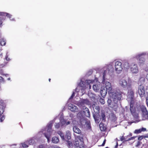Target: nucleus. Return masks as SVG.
Masks as SVG:
<instances>
[{"instance_id": "603ef678", "label": "nucleus", "mask_w": 148, "mask_h": 148, "mask_svg": "<svg viewBox=\"0 0 148 148\" xmlns=\"http://www.w3.org/2000/svg\"><path fill=\"white\" fill-rule=\"evenodd\" d=\"M79 148H84V146L83 145L79 146Z\"/></svg>"}, {"instance_id": "a19ab883", "label": "nucleus", "mask_w": 148, "mask_h": 148, "mask_svg": "<svg viewBox=\"0 0 148 148\" xmlns=\"http://www.w3.org/2000/svg\"><path fill=\"white\" fill-rule=\"evenodd\" d=\"M141 132H145L146 131V129L145 128L142 127L141 128H140Z\"/></svg>"}, {"instance_id": "20e7f679", "label": "nucleus", "mask_w": 148, "mask_h": 148, "mask_svg": "<svg viewBox=\"0 0 148 148\" xmlns=\"http://www.w3.org/2000/svg\"><path fill=\"white\" fill-rule=\"evenodd\" d=\"M57 119H58L57 117L55 118L53 120L50 121L48 123L46 128L43 129L45 132L46 131L47 132V133H44L45 136L47 139V142L48 143H49L50 142V138L52 134V132L53 131L51 129L53 125V123Z\"/></svg>"}, {"instance_id": "864d4df0", "label": "nucleus", "mask_w": 148, "mask_h": 148, "mask_svg": "<svg viewBox=\"0 0 148 148\" xmlns=\"http://www.w3.org/2000/svg\"><path fill=\"white\" fill-rule=\"evenodd\" d=\"M118 143L117 142L116 144V145L115 146V148H117V147L118 146Z\"/></svg>"}, {"instance_id": "412c9836", "label": "nucleus", "mask_w": 148, "mask_h": 148, "mask_svg": "<svg viewBox=\"0 0 148 148\" xmlns=\"http://www.w3.org/2000/svg\"><path fill=\"white\" fill-rule=\"evenodd\" d=\"M113 100V101L115 103V104L114 105H112V108H113L114 110L115 111H116L118 108V106L117 104V103L119 100H118L116 101L114 100V99H112Z\"/></svg>"}, {"instance_id": "4be33fe9", "label": "nucleus", "mask_w": 148, "mask_h": 148, "mask_svg": "<svg viewBox=\"0 0 148 148\" xmlns=\"http://www.w3.org/2000/svg\"><path fill=\"white\" fill-rule=\"evenodd\" d=\"M136 137H132L128 139H126V138L125 137H123V136H121L120 137V140L121 141H123L124 140L125 141H128L129 140H134L135 138H136Z\"/></svg>"}, {"instance_id": "6ab92c4d", "label": "nucleus", "mask_w": 148, "mask_h": 148, "mask_svg": "<svg viewBox=\"0 0 148 148\" xmlns=\"http://www.w3.org/2000/svg\"><path fill=\"white\" fill-rule=\"evenodd\" d=\"M101 87V85L100 84H94L93 85L92 88L93 90L95 92H98Z\"/></svg>"}, {"instance_id": "a211bd4d", "label": "nucleus", "mask_w": 148, "mask_h": 148, "mask_svg": "<svg viewBox=\"0 0 148 148\" xmlns=\"http://www.w3.org/2000/svg\"><path fill=\"white\" fill-rule=\"evenodd\" d=\"M145 80L144 78L142 77L140 78L138 82L139 86H143L144 87L145 83Z\"/></svg>"}, {"instance_id": "0eeeda50", "label": "nucleus", "mask_w": 148, "mask_h": 148, "mask_svg": "<svg viewBox=\"0 0 148 148\" xmlns=\"http://www.w3.org/2000/svg\"><path fill=\"white\" fill-rule=\"evenodd\" d=\"M147 54V52H144L136 55L134 58L138 60V64L140 66H142L144 64L145 59L143 57Z\"/></svg>"}, {"instance_id": "9b49d317", "label": "nucleus", "mask_w": 148, "mask_h": 148, "mask_svg": "<svg viewBox=\"0 0 148 148\" xmlns=\"http://www.w3.org/2000/svg\"><path fill=\"white\" fill-rule=\"evenodd\" d=\"M138 92L141 97H143L145 93L144 87L143 86H139Z\"/></svg>"}, {"instance_id": "f03ea898", "label": "nucleus", "mask_w": 148, "mask_h": 148, "mask_svg": "<svg viewBox=\"0 0 148 148\" xmlns=\"http://www.w3.org/2000/svg\"><path fill=\"white\" fill-rule=\"evenodd\" d=\"M102 75H103V79L102 83L105 84L106 86L105 88L107 90V91L109 93L110 97L112 99H114V100L116 101L118 100H121L122 92L119 90H116L113 91L111 83L105 81V78L107 77V76L104 78H103V72L102 73Z\"/></svg>"}, {"instance_id": "423d86ee", "label": "nucleus", "mask_w": 148, "mask_h": 148, "mask_svg": "<svg viewBox=\"0 0 148 148\" xmlns=\"http://www.w3.org/2000/svg\"><path fill=\"white\" fill-rule=\"evenodd\" d=\"M119 85L123 88H131L132 82L130 80H127L124 79H120L119 82Z\"/></svg>"}, {"instance_id": "8fccbe9b", "label": "nucleus", "mask_w": 148, "mask_h": 148, "mask_svg": "<svg viewBox=\"0 0 148 148\" xmlns=\"http://www.w3.org/2000/svg\"><path fill=\"white\" fill-rule=\"evenodd\" d=\"M5 118V117L4 116H3V117H1V122L2 120H3Z\"/></svg>"}, {"instance_id": "dca6fc26", "label": "nucleus", "mask_w": 148, "mask_h": 148, "mask_svg": "<svg viewBox=\"0 0 148 148\" xmlns=\"http://www.w3.org/2000/svg\"><path fill=\"white\" fill-rule=\"evenodd\" d=\"M83 110L85 116L86 117L89 118L90 117V113L88 109L84 106L83 107Z\"/></svg>"}, {"instance_id": "052dcab7", "label": "nucleus", "mask_w": 148, "mask_h": 148, "mask_svg": "<svg viewBox=\"0 0 148 148\" xmlns=\"http://www.w3.org/2000/svg\"><path fill=\"white\" fill-rule=\"evenodd\" d=\"M106 141V139H105L103 142H104V143H105Z\"/></svg>"}, {"instance_id": "f8f14e48", "label": "nucleus", "mask_w": 148, "mask_h": 148, "mask_svg": "<svg viewBox=\"0 0 148 148\" xmlns=\"http://www.w3.org/2000/svg\"><path fill=\"white\" fill-rule=\"evenodd\" d=\"M69 108L72 112H77L78 111L77 107L72 104H69Z\"/></svg>"}, {"instance_id": "39448f33", "label": "nucleus", "mask_w": 148, "mask_h": 148, "mask_svg": "<svg viewBox=\"0 0 148 148\" xmlns=\"http://www.w3.org/2000/svg\"><path fill=\"white\" fill-rule=\"evenodd\" d=\"M128 89L127 100L128 101L130 102V109L132 114L134 113L135 111V108L133 106V98L134 97V92L131 87V88Z\"/></svg>"}, {"instance_id": "e2e57ef3", "label": "nucleus", "mask_w": 148, "mask_h": 148, "mask_svg": "<svg viewBox=\"0 0 148 148\" xmlns=\"http://www.w3.org/2000/svg\"><path fill=\"white\" fill-rule=\"evenodd\" d=\"M1 32H0V36H1Z\"/></svg>"}, {"instance_id": "cd10ccee", "label": "nucleus", "mask_w": 148, "mask_h": 148, "mask_svg": "<svg viewBox=\"0 0 148 148\" xmlns=\"http://www.w3.org/2000/svg\"><path fill=\"white\" fill-rule=\"evenodd\" d=\"M52 141L53 143H57L59 142V140L57 137H54L52 138Z\"/></svg>"}, {"instance_id": "1a4fd4ad", "label": "nucleus", "mask_w": 148, "mask_h": 148, "mask_svg": "<svg viewBox=\"0 0 148 148\" xmlns=\"http://www.w3.org/2000/svg\"><path fill=\"white\" fill-rule=\"evenodd\" d=\"M130 70L133 73L136 74L138 72V68L136 63L132 62L130 64Z\"/></svg>"}, {"instance_id": "a18cd8bd", "label": "nucleus", "mask_w": 148, "mask_h": 148, "mask_svg": "<svg viewBox=\"0 0 148 148\" xmlns=\"http://www.w3.org/2000/svg\"><path fill=\"white\" fill-rule=\"evenodd\" d=\"M93 117L95 119V120L96 122L97 123H99V119H96L95 118V116L93 115Z\"/></svg>"}, {"instance_id": "ea45409f", "label": "nucleus", "mask_w": 148, "mask_h": 148, "mask_svg": "<svg viewBox=\"0 0 148 148\" xmlns=\"http://www.w3.org/2000/svg\"><path fill=\"white\" fill-rule=\"evenodd\" d=\"M77 123V122L75 120H73L71 124L73 125H76Z\"/></svg>"}, {"instance_id": "58836bf2", "label": "nucleus", "mask_w": 148, "mask_h": 148, "mask_svg": "<svg viewBox=\"0 0 148 148\" xmlns=\"http://www.w3.org/2000/svg\"><path fill=\"white\" fill-rule=\"evenodd\" d=\"M101 117H102V121H105V115L103 113H102L101 114Z\"/></svg>"}, {"instance_id": "bb28decb", "label": "nucleus", "mask_w": 148, "mask_h": 148, "mask_svg": "<svg viewBox=\"0 0 148 148\" xmlns=\"http://www.w3.org/2000/svg\"><path fill=\"white\" fill-rule=\"evenodd\" d=\"M99 126L100 130L101 131H104L106 130V128L105 126H104V124L103 123H100Z\"/></svg>"}, {"instance_id": "f704fd0d", "label": "nucleus", "mask_w": 148, "mask_h": 148, "mask_svg": "<svg viewBox=\"0 0 148 148\" xmlns=\"http://www.w3.org/2000/svg\"><path fill=\"white\" fill-rule=\"evenodd\" d=\"M99 102L102 104H104L105 103L104 99L102 98H100L99 99Z\"/></svg>"}, {"instance_id": "72a5a7b5", "label": "nucleus", "mask_w": 148, "mask_h": 148, "mask_svg": "<svg viewBox=\"0 0 148 148\" xmlns=\"http://www.w3.org/2000/svg\"><path fill=\"white\" fill-rule=\"evenodd\" d=\"M0 44L2 46L5 45L6 44V41L3 38L1 39L0 42Z\"/></svg>"}, {"instance_id": "6e6d98bb", "label": "nucleus", "mask_w": 148, "mask_h": 148, "mask_svg": "<svg viewBox=\"0 0 148 148\" xmlns=\"http://www.w3.org/2000/svg\"><path fill=\"white\" fill-rule=\"evenodd\" d=\"M54 148H60L56 146L54 147Z\"/></svg>"}, {"instance_id": "393cba45", "label": "nucleus", "mask_w": 148, "mask_h": 148, "mask_svg": "<svg viewBox=\"0 0 148 148\" xmlns=\"http://www.w3.org/2000/svg\"><path fill=\"white\" fill-rule=\"evenodd\" d=\"M71 133L68 130L66 131L65 137L68 140L71 139Z\"/></svg>"}, {"instance_id": "c03bdc74", "label": "nucleus", "mask_w": 148, "mask_h": 148, "mask_svg": "<svg viewBox=\"0 0 148 148\" xmlns=\"http://www.w3.org/2000/svg\"><path fill=\"white\" fill-rule=\"evenodd\" d=\"M146 103L147 106L148 107V97H146Z\"/></svg>"}, {"instance_id": "9d476101", "label": "nucleus", "mask_w": 148, "mask_h": 148, "mask_svg": "<svg viewBox=\"0 0 148 148\" xmlns=\"http://www.w3.org/2000/svg\"><path fill=\"white\" fill-rule=\"evenodd\" d=\"M75 104L80 107L85 105H89V102L87 99H80L79 101L76 102Z\"/></svg>"}, {"instance_id": "69168bd1", "label": "nucleus", "mask_w": 148, "mask_h": 148, "mask_svg": "<svg viewBox=\"0 0 148 148\" xmlns=\"http://www.w3.org/2000/svg\"><path fill=\"white\" fill-rule=\"evenodd\" d=\"M105 148H108V147H106Z\"/></svg>"}, {"instance_id": "5fc2aeb1", "label": "nucleus", "mask_w": 148, "mask_h": 148, "mask_svg": "<svg viewBox=\"0 0 148 148\" xmlns=\"http://www.w3.org/2000/svg\"><path fill=\"white\" fill-rule=\"evenodd\" d=\"M105 143H104V142H103L102 144L101 145V146H103L105 145Z\"/></svg>"}, {"instance_id": "a878e982", "label": "nucleus", "mask_w": 148, "mask_h": 148, "mask_svg": "<svg viewBox=\"0 0 148 148\" xmlns=\"http://www.w3.org/2000/svg\"><path fill=\"white\" fill-rule=\"evenodd\" d=\"M0 15L1 16H6L10 19L12 17V15L10 14L7 13L0 12Z\"/></svg>"}, {"instance_id": "c9c22d12", "label": "nucleus", "mask_w": 148, "mask_h": 148, "mask_svg": "<svg viewBox=\"0 0 148 148\" xmlns=\"http://www.w3.org/2000/svg\"><path fill=\"white\" fill-rule=\"evenodd\" d=\"M74 145L76 147H78L79 146V142L78 141H75L74 143Z\"/></svg>"}, {"instance_id": "79ce46f5", "label": "nucleus", "mask_w": 148, "mask_h": 148, "mask_svg": "<svg viewBox=\"0 0 148 148\" xmlns=\"http://www.w3.org/2000/svg\"><path fill=\"white\" fill-rule=\"evenodd\" d=\"M141 144V143L140 142V141H138L137 142V144L136 146V147H138L139 145H140Z\"/></svg>"}, {"instance_id": "7c9ffc66", "label": "nucleus", "mask_w": 148, "mask_h": 148, "mask_svg": "<svg viewBox=\"0 0 148 148\" xmlns=\"http://www.w3.org/2000/svg\"><path fill=\"white\" fill-rule=\"evenodd\" d=\"M110 99H108V105L110 107H112V105L111 103L112 101H113V100L112 98H111V97H110Z\"/></svg>"}, {"instance_id": "f257e3e1", "label": "nucleus", "mask_w": 148, "mask_h": 148, "mask_svg": "<svg viewBox=\"0 0 148 148\" xmlns=\"http://www.w3.org/2000/svg\"><path fill=\"white\" fill-rule=\"evenodd\" d=\"M103 78L107 75L112 76L114 71L118 74L120 73L123 69L122 63L120 61L110 62L105 64L102 68Z\"/></svg>"}, {"instance_id": "c85d7f7f", "label": "nucleus", "mask_w": 148, "mask_h": 148, "mask_svg": "<svg viewBox=\"0 0 148 148\" xmlns=\"http://www.w3.org/2000/svg\"><path fill=\"white\" fill-rule=\"evenodd\" d=\"M93 108L95 112L97 113L99 112L100 110V108L98 106H95V105H94V106H93Z\"/></svg>"}, {"instance_id": "680f3d73", "label": "nucleus", "mask_w": 148, "mask_h": 148, "mask_svg": "<svg viewBox=\"0 0 148 148\" xmlns=\"http://www.w3.org/2000/svg\"><path fill=\"white\" fill-rule=\"evenodd\" d=\"M49 82H50V80H51V79H49Z\"/></svg>"}, {"instance_id": "bf43d9fd", "label": "nucleus", "mask_w": 148, "mask_h": 148, "mask_svg": "<svg viewBox=\"0 0 148 148\" xmlns=\"http://www.w3.org/2000/svg\"><path fill=\"white\" fill-rule=\"evenodd\" d=\"M1 90V84H0V91Z\"/></svg>"}, {"instance_id": "de8ad7c7", "label": "nucleus", "mask_w": 148, "mask_h": 148, "mask_svg": "<svg viewBox=\"0 0 148 148\" xmlns=\"http://www.w3.org/2000/svg\"><path fill=\"white\" fill-rule=\"evenodd\" d=\"M92 73V72L91 71H89L88 72V74H87V75H90Z\"/></svg>"}, {"instance_id": "6e6552de", "label": "nucleus", "mask_w": 148, "mask_h": 148, "mask_svg": "<svg viewBox=\"0 0 148 148\" xmlns=\"http://www.w3.org/2000/svg\"><path fill=\"white\" fill-rule=\"evenodd\" d=\"M140 110L142 112L143 120H148V113L145 106L143 105L140 106Z\"/></svg>"}, {"instance_id": "aec40b11", "label": "nucleus", "mask_w": 148, "mask_h": 148, "mask_svg": "<svg viewBox=\"0 0 148 148\" xmlns=\"http://www.w3.org/2000/svg\"><path fill=\"white\" fill-rule=\"evenodd\" d=\"M44 133H46V132L43 129H42L37 134L36 136L35 137H37V138H38V140L39 139V138L42 136V134H44Z\"/></svg>"}, {"instance_id": "7ed1b4c3", "label": "nucleus", "mask_w": 148, "mask_h": 148, "mask_svg": "<svg viewBox=\"0 0 148 148\" xmlns=\"http://www.w3.org/2000/svg\"><path fill=\"white\" fill-rule=\"evenodd\" d=\"M93 81L91 80H86L84 82L81 79L78 84V86L75 89V92H78L79 95H82L84 94V90L89 87V89H91V84L93 83Z\"/></svg>"}, {"instance_id": "2f4dec72", "label": "nucleus", "mask_w": 148, "mask_h": 148, "mask_svg": "<svg viewBox=\"0 0 148 148\" xmlns=\"http://www.w3.org/2000/svg\"><path fill=\"white\" fill-rule=\"evenodd\" d=\"M28 143L27 141L24 142L21 144L22 147L24 148L27 147L28 146Z\"/></svg>"}, {"instance_id": "5701e85b", "label": "nucleus", "mask_w": 148, "mask_h": 148, "mask_svg": "<svg viewBox=\"0 0 148 148\" xmlns=\"http://www.w3.org/2000/svg\"><path fill=\"white\" fill-rule=\"evenodd\" d=\"M77 117L79 119L80 121H82L84 119V115L82 114V111H80L77 114Z\"/></svg>"}, {"instance_id": "c756f323", "label": "nucleus", "mask_w": 148, "mask_h": 148, "mask_svg": "<svg viewBox=\"0 0 148 148\" xmlns=\"http://www.w3.org/2000/svg\"><path fill=\"white\" fill-rule=\"evenodd\" d=\"M59 122L57 123H55L54 124V126L56 128L58 129L59 128L60 126L62 127L61 125V123H60V119H59Z\"/></svg>"}, {"instance_id": "e433bc0d", "label": "nucleus", "mask_w": 148, "mask_h": 148, "mask_svg": "<svg viewBox=\"0 0 148 148\" xmlns=\"http://www.w3.org/2000/svg\"><path fill=\"white\" fill-rule=\"evenodd\" d=\"M141 132V131L140 129L136 130L134 132V133L136 134H138L140 133Z\"/></svg>"}, {"instance_id": "4d7b16f0", "label": "nucleus", "mask_w": 148, "mask_h": 148, "mask_svg": "<svg viewBox=\"0 0 148 148\" xmlns=\"http://www.w3.org/2000/svg\"><path fill=\"white\" fill-rule=\"evenodd\" d=\"M3 78L1 77L0 76V80H2Z\"/></svg>"}, {"instance_id": "37998d69", "label": "nucleus", "mask_w": 148, "mask_h": 148, "mask_svg": "<svg viewBox=\"0 0 148 148\" xmlns=\"http://www.w3.org/2000/svg\"><path fill=\"white\" fill-rule=\"evenodd\" d=\"M75 94V92H73L69 99H72L73 98V97H74V96Z\"/></svg>"}, {"instance_id": "3c124183", "label": "nucleus", "mask_w": 148, "mask_h": 148, "mask_svg": "<svg viewBox=\"0 0 148 148\" xmlns=\"http://www.w3.org/2000/svg\"><path fill=\"white\" fill-rule=\"evenodd\" d=\"M146 78L147 79V80H148V73L147 74V75L146 76Z\"/></svg>"}, {"instance_id": "0e129e2a", "label": "nucleus", "mask_w": 148, "mask_h": 148, "mask_svg": "<svg viewBox=\"0 0 148 148\" xmlns=\"http://www.w3.org/2000/svg\"><path fill=\"white\" fill-rule=\"evenodd\" d=\"M8 80H10V78H8Z\"/></svg>"}, {"instance_id": "ddd939ff", "label": "nucleus", "mask_w": 148, "mask_h": 148, "mask_svg": "<svg viewBox=\"0 0 148 148\" xmlns=\"http://www.w3.org/2000/svg\"><path fill=\"white\" fill-rule=\"evenodd\" d=\"M37 141L38 138H37V137H34L27 141L28 144L30 145H34L35 144Z\"/></svg>"}, {"instance_id": "13d9d810", "label": "nucleus", "mask_w": 148, "mask_h": 148, "mask_svg": "<svg viewBox=\"0 0 148 148\" xmlns=\"http://www.w3.org/2000/svg\"><path fill=\"white\" fill-rule=\"evenodd\" d=\"M69 146H71V145L72 146V143H69Z\"/></svg>"}, {"instance_id": "b1692460", "label": "nucleus", "mask_w": 148, "mask_h": 148, "mask_svg": "<svg viewBox=\"0 0 148 148\" xmlns=\"http://www.w3.org/2000/svg\"><path fill=\"white\" fill-rule=\"evenodd\" d=\"M73 132L79 134L81 132L79 129L76 126H74L73 127Z\"/></svg>"}, {"instance_id": "49530a36", "label": "nucleus", "mask_w": 148, "mask_h": 148, "mask_svg": "<svg viewBox=\"0 0 148 148\" xmlns=\"http://www.w3.org/2000/svg\"><path fill=\"white\" fill-rule=\"evenodd\" d=\"M39 148H45L43 145H40L39 146Z\"/></svg>"}, {"instance_id": "09e8293b", "label": "nucleus", "mask_w": 148, "mask_h": 148, "mask_svg": "<svg viewBox=\"0 0 148 148\" xmlns=\"http://www.w3.org/2000/svg\"><path fill=\"white\" fill-rule=\"evenodd\" d=\"M143 139V137L142 136H140L138 137V139L139 140H141Z\"/></svg>"}, {"instance_id": "4468645a", "label": "nucleus", "mask_w": 148, "mask_h": 148, "mask_svg": "<svg viewBox=\"0 0 148 148\" xmlns=\"http://www.w3.org/2000/svg\"><path fill=\"white\" fill-rule=\"evenodd\" d=\"M60 121L61 123L62 126H66L67 125L70 124L71 123L70 121L66 122V121L63 119V117H60Z\"/></svg>"}, {"instance_id": "473e14b6", "label": "nucleus", "mask_w": 148, "mask_h": 148, "mask_svg": "<svg viewBox=\"0 0 148 148\" xmlns=\"http://www.w3.org/2000/svg\"><path fill=\"white\" fill-rule=\"evenodd\" d=\"M57 133L59 135H60L62 139H64V134L61 132L60 131H58Z\"/></svg>"}, {"instance_id": "4c0bfd02", "label": "nucleus", "mask_w": 148, "mask_h": 148, "mask_svg": "<svg viewBox=\"0 0 148 148\" xmlns=\"http://www.w3.org/2000/svg\"><path fill=\"white\" fill-rule=\"evenodd\" d=\"M8 53V51L7 52L6 55L5 56V59L7 61H9L10 60V59L9 58H8V56L7 55Z\"/></svg>"}, {"instance_id": "f3484780", "label": "nucleus", "mask_w": 148, "mask_h": 148, "mask_svg": "<svg viewBox=\"0 0 148 148\" xmlns=\"http://www.w3.org/2000/svg\"><path fill=\"white\" fill-rule=\"evenodd\" d=\"M124 69H128L130 68V64L127 60H125L123 62V66Z\"/></svg>"}, {"instance_id": "2eb2a0df", "label": "nucleus", "mask_w": 148, "mask_h": 148, "mask_svg": "<svg viewBox=\"0 0 148 148\" xmlns=\"http://www.w3.org/2000/svg\"><path fill=\"white\" fill-rule=\"evenodd\" d=\"M107 90L106 89L105 87H101L100 90V93L102 96L104 97L106 96L107 93Z\"/></svg>"}]
</instances>
